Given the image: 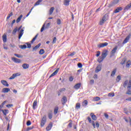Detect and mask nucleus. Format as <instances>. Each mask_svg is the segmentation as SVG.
I'll list each match as a JSON object with an SVG mask.
<instances>
[{"mask_svg": "<svg viewBox=\"0 0 131 131\" xmlns=\"http://www.w3.org/2000/svg\"><path fill=\"white\" fill-rule=\"evenodd\" d=\"M94 82H95V81L94 80V79H92L90 81V84H94Z\"/></svg>", "mask_w": 131, "mask_h": 131, "instance_id": "0e129e2a", "label": "nucleus"}, {"mask_svg": "<svg viewBox=\"0 0 131 131\" xmlns=\"http://www.w3.org/2000/svg\"><path fill=\"white\" fill-rule=\"evenodd\" d=\"M58 111H59V107L56 106L54 108V114L56 115L58 113Z\"/></svg>", "mask_w": 131, "mask_h": 131, "instance_id": "c756f323", "label": "nucleus"}, {"mask_svg": "<svg viewBox=\"0 0 131 131\" xmlns=\"http://www.w3.org/2000/svg\"><path fill=\"white\" fill-rule=\"evenodd\" d=\"M88 101L86 100H85L83 102H82V106H87L88 105Z\"/></svg>", "mask_w": 131, "mask_h": 131, "instance_id": "a19ab883", "label": "nucleus"}, {"mask_svg": "<svg viewBox=\"0 0 131 131\" xmlns=\"http://www.w3.org/2000/svg\"><path fill=\"white\" fill-rule=\"evenodd\" d=\"M77 66L79 68H81L82 67V64L81 63H78Z\"/></svg>", "mask_w": 131, "mask_h": 131, "instance_id": "052dcab7", "label": "nucleus"}, {"mask_svg": "<svg viewBox=\"0 0 131 131\" xmlns=\"http://www.w3.org/2000/svg\"><path fill=\"white\" fill-rule=\"evenodd\" d=\"M14 56H15V57H17V58H23V55L16 54V53L14 54Z\"/></svg>", "mask_w": 131, "mask_h": 131, "instance_id": "ea45409f", "label": "nucleus"}, {"mask_svg": "<svg viewBox=\"0 0 131 131\" xmlns=\"http://www.w3.org/2000/svg\"><path fill=\"white\" fill-rule=\"evenodd\" d=\"M37 106V101L36 100H34L33 103V109L35 110L36 109V106Z\"/></svg>", "mask_w": 131, "mask_h": 131, "instance_id": "aec40b11", "label": "nucleus"}, {"mask_svg": "<svg viewBox=\"0 0 131 131\" xmlns=\"http://www.w3.org/2000/svg\"><path fill=\"white\" fill-rule=\"evenodd\" d=\"M6 107H7V108H11L13 107V104H7L6 105Z\"/></svg>", "mask_w": 131, "mask_h": 131, "instance_id": "680f3d73", "label": "nucleus"}, {"mask_svg": "<svg viewBox=\"0 0 131 131\" xmlns=\"http://www.w3.org/2000/svg\"><path fill=\"white\" fill-rule=\"evenodd\" d=\"M27 125L28 126H29V125H31V121H30V120H28L27 122Z\"/></svg>", "mask_w": 131, "mask_h": 131, "instance_id": "13d9d810", "label": "nucleus"}, {"mask_svg": "<svg viewBox=\"0 0 131 131\" xmlns=\"http://www.w3.org/2000/svg\"><path fill=\"white\" fill-rule=\"evenodd\" d=\"M1 83H2V84H3V85H5V86H9L8 82H7V81H6L5 80H2Z\"/></svg>", "mask_w": 131, "mask_h": 131, "instance_id": "f3484780", "label": "nucleus"}, {"mask_svg": "<svg viewBox=\"0 0 131 131\" xmlns=\"http://www.w3.org/2000/svg\"><path fill=\"white\" fill-rule=\"evenodd\" d=\"M120 79H121V77L119 75H118L116 79V80L117 81V82H119V81H120Z\"/></svg>", "mask_w": 131, "mask_h": 131, "instance_id": "c9c22d12", "label": "nucleus"}, {"mask_svg": "<svg viewBox=\"0 0 131 131\" xmlns=\"http://www.w3.org/2000/svg\"><path fill=\"white\" fill-rule=\"evenodd\" d=\"M70 3V1H69V0H64V2H63V5L64 6H69Z\"/></svg>", "mask_w": 131, "mask_h": 131, "instance_id": "a878e982", "label": "nucleus"}, {"mask_svg": "<svg viewBox=\"0 0 131 131\" xmlns=\"http://www.w3.org/2000/svg\"><path fill=\"white\" fill-rule=\"evenodd\" d=\"M90 116L91 117L93 120L96 121L97 119V116L94 113H92L90 114Z\"/></svg>", "mask_w": 131, "mask_h": 131, "instance_id": "4468645a", "label": "nucleus"}, {"mask_svg": "<svg viewBox=\"0 0 131 131\" xmlns=\"http://www.w3.org/2000/svg\"><path fill=\"white\" fill-rule=\"evenodd\" d=\"M15 77H16V75H15V74H13L12 76H11L9 78V79H14V78H15Z\"/></svg>", "mask_w": 131, "mask_h": 131, "instance_id": "5fc2aeb1", "label": "nucleus"}, {"mask_svg": "<svg viewBox=\"0 0 131 131\" xmlns=\"http://www.w3.org/2000/svg\"><path fill=\"white\" fill-rule=\"evenodd\" d=\"M7 101H4L1 105H0V107H1V108H3V107H4V105H5V104H6Z\"/></svg>", "mask_w": 131, "mask_h": 131, "instance_id": "4d7b16f0", "label": "nucleus"}, {"mask_svg": "<svg viewBox=\"0 0 131 131\" xmlns=\"http://www.w3.org/2000/svg\"><path fill=\"white\" fill-rule=\"evenodd\" d=\"M87 119L89 123H92L94 128H96V124L95 123V121H92V118H91L90 117H88Z\"/></svg>", "mask_w": 131, "mask_h": 131, "instance_id": "20e7f679", "label": "nucleus"}, {"mask_svg": "<svg viewBox=\"0 0 131 131\" xmlns=\"http://www.w3.org/2000/svg\"><path fill=\"white\" fill-rule=\"evenodd\" d=\"M116 51H117V46H116L114 48V49L112 50L111 54V56L110 57H112V56H114L115 53H116Z\"/></svg>", "mask_w": 131, "mask_h": 131, "instance_id": "1a4fd4ad", "label": "nucleus"}, {"mask_svg": "<svg viewBox=\"0 0 131 131\" xmlns=\"http://www.w3.org/2000/svg\"><path fill=\"white\" fill-rule=\"evenodd\" d=\"M41 43H39L37 45H36L34 48H33V52L34 51H36L37 50V49H38L40 46H41Z\"/></svg>", "mask_w": 131, "mask_h": 131, "instance_id": "b1692460", "label": "nucleus"}, {"mask_svg": "<svg viewBox=\"0 0 131 131\" xmlns=\"http://www.w3.org/2000/svg\"><path fill=\"white\" fill-rule=\"evenodd\" d=\"M54 10H55V8L54 7H52L50 8L49 11L50 15H52V14H53V12H54Z\"/></svg>", "mask_w": 131, "mask_h": 131, "instance_id": "7c9ffc66", "label": "nucleus"}, {"mask_svg": "<svg viewBox=\"0 0 131 131\" xmlns=\"http://www.w3.org/2000/svg\"><path fill=\"white\" fill-rule=\"evenodd\" d=\"M128 84V86H127ZM124 88L127 87V89H131V80H126L123 85Z\"/></svg>", "mask_w": 131, "mask_h": 131, "instance_id": "f03ea898", "label": "nucleus"}, {"mask_svg": "<svg viewBox=\"0 0 131 131\" xmlns=\"http://www.w3.org/2000/svg\"><path fill=\"white\" fill-rule=\"evenodd\" d=\"M37 36H38V34H37L35 36V37L32 39V40L31 41V43H33V42H34V41H35V40L37 38Z\"/></svg>", "mask_w": 131, "mask_h": 131, "instance_id": "c85d7f7f", "label": "nucleus"}, {"mask_svg": "<svg viewBox=\"0 0 131 131\" xmlns=\"http://www.w3.org/2000/svg\"><path fill=\"white\" fill-rule=\"evenodd\" d=\"M22 67L24 69H28V68H29V64L27 63H24L22 65Z\"/></svg>", "mask_w": 131, "mask_h": 131, "instance_id": "4be33fe9", "label": "nucleus"}, {"mask_svg": "<svg viewBox=\"0 0 131 131\" xmlns=\"http://www.w3.org/2000/svg\"><path fill=\"white\" fill-rule=\"evenodd\" d=\"M43 0H38L36 3L34 4V6H38L39 5V4H40V3H41V2H42Z\"/></svg>", "mask_w": 131, "mask_h": 131, "instance_id": "72a5a7b5", "label": "nucleus"}, {"mask_svg": "<svg viewBox=\"0 0 131 131\" xmlns=\"http://www.w3.org/2000/svg\"><path fill=\"white\" fill-rule=\"evenodd\" d=\"M115 73H116V69H114L112 71L111 76H114V75H115Z\"/></svg>", "mask_w": 131, "mask_h": 131, "instance_id": "e433bc0d", "label": "nucleus"}, {"mask_svg": "<svg viewBox=\"0 0 131 131\" xmlns=\"http://www.w3.org/2000/svg\"><path fill=\"white\" fill-rule=\"evenodd\" d=\"M106 21V20L104 19V18L101 19V20H100V23H99V25H103L104 24V23H105V22Z\"/></svg>", "mask_w": 131, "mask_h": 131, "instance_id": "473e14b6", "label": "nucleus"}, {"mask_svg": "<svg viewBox=\"0 0 131 131\" xmlns=\"http://www.w3.org/2000/svg\"><path fill=\"white\" fill-rule=\"evenodd\" d=\"M73 79H74L73 77H72V76L70 77V78H69L70 81H73Z\"/></svg>", "mask_w": 131, "mask_h": 131, "instance_id": "774afa93", "label": "nucleus"}, {"mask_svg": "<svg viewBox=\"0 0 131 131\" xmlns=\"http://www.w3.org/2000/svg\"><path fill=\"white\" fill-rule=\"evenodd\" d=\"M2 112H3L4 116H7V114H9V110H2Z\"/></svg>", "mask_w": 131, "mask_h": 131, "instance_id": "2eb2a0df", "label": "nucleus"}, {"mask_svg": "<svg viewBox=\"0 0 131 131\" xmlns=\"http://www.w3.org/2000/svg\"><path fill=\"white\" fill-rule=\"evenodd\" d=\"M131 34H129L128 36H126V37L125 38L123 42V45H124L126 43L128 40H129V38H130Z\"/></svg>", "mask_w": 131, "mask_h": 131, "instance_id": "423d86ee", "label": "nucleus"}, {"mask_svg": "<svg viewBox=\"0 0 131 131\" xmlns=\"http://www.w3.org/2000/svg\"><path fill=\"white\" fill-rule=\"evenodd\" d=\"M26 45H27L28 49H30L31 48V44L30 43L26 42Z\"/></svg>", "mask_w": 131, "mask_h": 131, "instance_id": "09e8293b", "label": "nucleus"}, {"mask_svg": "<svg viewBox=\"0 0 131 131\" xmlns=\"http://www.w3.org/2000/svg\"><path fill=\"white\" fill-rule=\"evenodd\" d=\"M95 123L96 124V127H97V128H99V127H100V124H99V122L98 121H96Z\"/></svg>", "mask_w": 131, "mask_h": 131, "instance_id": "864d4df0", "label": "nucleus"}, {"mask_svg": "<svg viewBox=\"0 0 131 131\" xmlns=\"http://www.w3.org/2000/svg\"><path fill=\"white\" fill-rule=\"evenodd\" d=\"M100 99H101L99 97H94L93 99L94 101H95V102H97V101H100Z\"/></svg>", "mask_w": 131, "mask_h": 131, "instance_id": "79ce46f5", "label": "nucleus"}, {"mask_svg": "<svg viewBox=\"0 0 131 131\" xmlns=\"http://www.w3.org/2000/svg\"><path fill=\"white\" fill-rule=\"evenodd\" d=\"M125 62H126V59H122V61L121 62V64L122 65H124V64H125Z\"/></svg>", "mask_w": 131, "mask_h": 131, "instance_id": "8fccbe9b", "label": "nucleus"}, {"mask_svg": "<svg viewBox=\"0 0 131 131\" xmlns=\"http://www.w3.org/2000/svg\"><path fill=\"white\" fill-rule=\"evenodd\" d=\"M65 91H66V89L65 88H61L59 90L60 93H63V92H65Z\"/></svg>", "mask_w": 131, "mask_h": 131, "instance_id": "603ef678", "label": "nucleus"}, {"mask_svg": "<svg viewBox=\"0 0 131 131\" xmlns=\"http://www.w3.org/2000/svg\"><path fill=\"white\" fill-rule=\"evenodd\" d=\"M131 89H127V91L126 92V95H131Z\"/></svg>", "mask_w": 131, "mask_h": 131, "instance_id": "37998d69", "label": "nucleus"}, {"mask_svg": "<svg viewBox=\"0 0 131 131\" xmlns=\"http://www.w3.org/2000/svg\"><path fill=\"white\" fill-rule=\"evenodd\" d=\"M81 86V84L80 83H78L74 85V88L75 90H78Z\"/></svg>", "mask_w": 131, "mask_h": 131, "instance_id": "6ab92c4d", "label": "nucleus"}, {"mask_svg": "<svg viewBox=\"0 0 131 131\" xmlns=\"http://www.w3.org/2000/svg\"><path fill=\"white\" fill-rule=\"evenodd\" d=\"M101 70H102V65L98 64L96 68L95 73H98V72H100Z\"/></svg>", "mask_w": 131, "mask_h": 131, "instance_id": "39448f33", "label": "nucleus"}, {"mask_svg": "<svg viewBox=\"0 0 131 131\" xmlns=\"http://www.w3.org/2000/svg\"><path fill=\"white\" fill-rule=\"evenodd\" d=\"M45 53V50L44 49H40L39 51V55H43V53Z\"/></svg>", "mask_w": 131, "mask_h": 131, "instance_id": "58836bf2", "label": "nucleus"}, {"mask_svg": "<svg viewBox=\"0 0 131 131\" xmlns=\"http://www.w3.org/2000/svg\"><path fill=\"white\" fill-rule=\"evenodd\" d=\"M131 8V3L130 4H129L128 5H127L124 9V11H125V12H126V11H128V10H129V9H130Z\"/></svg>", "mask_w": 131, "mask_h": 131, "instance_id": "dca6fc26", "label": "nucleus"}, {"mask_svg": "<svg viewBox=\"0 0 131 131\" xmlns=\"http://www.w3.org/2000/svg\"><path fill=\"white\" fill-rule=\"evenodd\" d=\"M24 33V30L23 29H22L21 30H20V31L19 32L18 39H21V37H22V35H23Z\"/></svg>", "mask_w": 131, "mask_h": 131, "instance_id": "f8f14e48", "label": "nucleus"}, {"mask_svg": "<svg viewBox=\"0 0 131 131\" xmlns=\"http://www.w3.org/2000/svg\"><path fill=\"white\" fill-rule=\"evenodd\" d=\"M107 46H108V42H104V43H102L99 44L98 47V48H104V47H107Z\"/></svg>", "mask_w": 131, "mask_h": 131, "instance_id": "ddd939ff", "label": "nucleus"}, {"mask_svg": "<svg viewBox=\"0 0 131 131\" xmlns=\"http://www.w3.org/2000/svg\"><path fill=\"white\" fill-rule=\"evenodd\" d=\"M17 31H18V27L15 28L13 32H12V34H14L15 35V34H16L17 33Z\"/></svg>", "mask_w": 131, "mask_h": 131, "instance_id": "f704fd0d", "label": "nucleus"}, {"mask_svg": "<svg viewBox=\"0 0 131 131\" xmlns=\"http://www.w3.org/2000/svg\"><path fill=\"white\" fill-rule=\"evenodd\" d=\"M108 18H109V13H106L103 17L102 18L104 20H105V21H107L108 20Z\"/></svg>", "mask_w": 131, "mask_h": 131, "instance_id": "412c9836", "label": "nucleus"}, {"mask_svg": "<svg viewBox=\"0 0 131 131\" xmlns=\"http://www.w3.org/2000/svg\"><path fill=\"white\" fill-rule=\"evenodd\" d=\"M57 25H60V24H61V19H57Z\"/></svg>", "mask_w": 131, "mask_h": 131, "instance_id": "bf43d9fd", "label": "nucleus"}, {"mask_svg": "<svg viewBox=\"0 0 131 131\" xmlns=\"http://www.w3.org/2000/svg\"><path fill=\"white\" fill-rule=\"evenodd\" d=\"M48 117L50 119L53 118V111H52V110H50L48 111Z\"/></svg>", "mask_w": 131, "mask_h": 131, "instance_id": "0eeeda50", "label": "nucleus"}, {"mask_svg": "<svg viewBox=\"0 0 131 131\" xmlns=\"http://www.w3.org/2000/svg\"><path fill=\"white\" fill-rule=\"evenodd\" d=\"M101 55V52L100 51H97V53L96 54V57H99Z\"/></svg>", "mask_w": 131, "mask_h": 131, "instance_id": "69168bd1", "label": "nucleus"}, {"mask_svg": "<svg viewBox=\"0 0 131 131\" xmlns=\"http://www.w3.org/2000/svg\"><path fill=\"white\" fill-rule=\"evenodd\" d=\"M59 70H60V69L58 68L49 77V78H51V77H53V76H55V75H57L58 74V72H59Z\"/></svg>", "mask_w": 131, "mask_h": 131, "instance_id": "9d476101", "label": "nucleus"}, {"mask_svg": "<svg viewBox=\"0 0 131 131\" xmlns=\"http://www.w3.org/2000/svg\"><path fill=\"white\" fill-rule=\"evenodd\" d=\"M53 127V123L50 122L48 125L46 127V130L47 131H49L51 130V129H52V128Z\"/></svg>", "mask_w": 131, "mask_h": 131, "instance_id": "9b49d317", "label": "nucleus"}, {"mask_svg": "<svg viewBox=\"0 0 131 131\" xmlns=\"http://www.w3.org/2000/svg\"><path fill=\"white\" fill-rule=\"evenodd\" d=\"M57 41V37H54L52 41V43H56Z\"/></svg>", "mask_w": 131, "mask_h": 131, "instance_id": "6e6d98bb", "label": "nucleus"}, {"mask_svg": "<svg viewBox=\"0 0 131 131\" xmlns=\"http://www.w3.org/2000/svg\"><path fill=\"white\" fill-rule=\"evenodd\" d=\"M108 96H109V97H114V93L112 94L111 93H110L108 95Z\"/></svg>", "mask_w": 131, "mask_h": 131, "instance_id": "338daca9", "label": "nucleus"}, {"mask_svg": "<svg viewBox=\"0 0 131 131\" xmlns=\"http://www.w3.org/2000/svg\"><path fill=\"white\" fill-rule=\"evenodd\" d=\"M11 60L14 62V63H21V59H19L16 57H12Z\"/></svg>", "mask_w": 131, "mask_h": 131, "instance_id": "6e6552de", "label": "nucleus"}, {"mask_svg": "<svg viewBox=\"0 0 131 131\" xmlns=\"http://www.w3.org/2000/svg\"><path fill=\"white\" fill-rule=\"evenodd\" d=\"M23 17V15L21 14L16 19V23H19L20 21H21V19Z\"/></svg>", "mask_w": 131, "mask_h": 131, "instance_id": "cd10ccee", "label": "nucleus"}, {"mask_svg": "<svg viewBox=\"0 0 131 131\" xmlns=\"http://www.w3.org/2000/svg\"><path fill=\"white\" fill-rule=\"evenodd\" d=\"M10 91H11V90H10L9 88H4L2 90V93H9V92H10Z\"/></svg>", "mask_w": 131, "mask_h": 131, "instance_id": "5701e85b", "label": "nucleus"}, {"mask_svg": "<svg viewBox=\"0 0 131 131\" xmlns=\"http://www.w3.org/2000/svg\"><path fill=\"white\" fill-rule=\"evenodd\" d=\"M11 16H13V12H11L9 14L7 17V20L9 19V18H11Z\"/></svg>", "mask_w": 131, "mask_h": 131, "instance_id": "49530a36", "label": "nucleus"}, {"mask_svg": "<svg viewBox=\"0 0 131 131\" xmlns=\"http://www.w3.org/2000/svg\"><path fill=\"white\" fill-rule=\"evenodd\" d=\"M62 100H63L64 103H66V102H67V97H66V96H63L62 97Z\"/></svg>", "mask_w": 131, "mask_h": 131, "instance_id": "de8ad7c7", "label": "nucleus"}, {"mask_svg": "<svg viewBox=\"0 0 131 131\" xmlns=\"http://www.w3.org/2000/svg\"><path fill=\"white\" fill-rule=\"evenodd\" d=\"M33 127H34V126H32L31 127H29L28 128H27L26 131H29V130H31V129H33Z\"/></svg>", "mask_w": 131, "mask_h": 131, "instance_id": "a18cd8bd", "label": "nucleus"}, {"mask_svg": "<svg viewBox=\"0 0 131 131\" xmlns=\"http://www.w3.org/2000/svg\"><path fill=\"white\" fill-rule=\"evenodd\" d=\"M75 54H76V52H73V53H71V54L68 55V57H72L73 56H74V55H75Z\"/></svg>", "mask_w": 131, "mask_h": 131, "instance_id": "c03bdc74", "label": "nucleus"}, {"mask_svg": "<svg viewBox=\"0 0 131 131\" xmlns=\"http://www.w3.org/2000/svg\"><path fill=\"white\" fill-rule=\"evenodd\" d=\"M50 26H51V23H48L46 26V28H49V27H50Z\"/></svg>", "mask_w": 131, "mask_h": 131, "instance_id": "e2e57ef3", "label": "nucleus"}, {"mask_svg": "<svg viewBox=\"0 0 131 131\" xmlns=\"http://www.w3.org/2000/svg\"><path fill=\"white\" fill-rule=\"evenodd\" d=\"M20 49H21L22 50H25L27 48V46L26 45H20L19 46Z\"/></svg>", "mask_w": 131, "mask_h": 131, "instance_id": "2f4dec72", "label": "nucleus"}, {"mask_svg": "<svg viewBox=\"0 0 131 131\" xmlns=\"http://www.w3.org/2000/svg\"><path fill=\"white\" fill-rule=\"evenodd\" d=\"M45 27H46V23H44L43 25H42L40 30V32H42V31L45 30Z\"/></svg>", "mask_w": 131, "mask_h": 131, "instance_id": "4c0bfd02", "label": "nucleus"}, {"mask_svg": "<svg viewBox=\"0 0 131 131\" xmlns=\"http://www.w3.org/2000/svg\"><path fill=\"white\" fill-rule=\"evenodd\" d=\"M120 11H122V7H118L114 11V13H119V12H120Z\"/></svg>", "mask_w": 131, "mask_h": 131, "instance_id": "a211bd4d", "label": "nucleus"}, {"mask_svg": "<svg viewBox=\"0 0 131 131\" xmlns=\"http://www.w3.org/2000/svg\"><path fill=\"white\" fill-rule=\"evenodd\" d=\"M80 108V103H77L76 104V109H79Z\"/></svg>", "mask_w": 131, "mask_h": 131, "instance_id": "3c124183", "label": "nucleus"}, {"mask_svg": "<svg viewBox=\"0 0 131 131\" xmlns=\"http://www.w3.org/2000/svg\"><path fill=\"white\" fill-rule=\"evenodd\" d=\"M46 122H47V116L44 115L42 119L41 120L40 126L41 127H43L45 126V124H46Z\"/></svg>", "mask_w": 131, "mask_h": 131, "instance_id": "7ed1b4c3", "label": "nucleus"}, {"mask_svg": "<svg viewBox=\"0 0 131 131\" xmlns=\"http://www.w3.org/2000/svg\"><path fill=\"white\" fill-rule=\"evenodd\" d=\"M107 56H108V50H104L102 52L101 56H100L98 59V62H99V63H101V62H103V61H104V59H105V58H106Z\"/></svg>", "mask_w": 131, "mask_h": 131, "instance_id": "f257e3e1", "label": "nucleus"}, {"mask_svg": "<svg viewBox=\"0 0 131 131\" xmlns=\"http://www.w3.org/2000/svg\"><path fill=\"white\" fill-rule=\"evenodd\" d=\"M119 3V0H113L112 2V5L113 6H114L115 5H117V4Z\"/></svg>", "mask_w": 131, "mask_h": 131, "instance_id": "bb28decb", "label": "nucleus"}, {"mask_svg": "<svg viewBox=\"0 0 131 131\" xmlns=\"http://www.w3.org/2000/svg\"><path fill=\"white\" fill-rule=\"evenodd\" d=\"M3 42H7V35L4 34L2 36Z\"/></svg>", "mask_w": 131, "mask_h": 131, "instance_id": "393cba45", "label": "nucleus"}]
</instances>
